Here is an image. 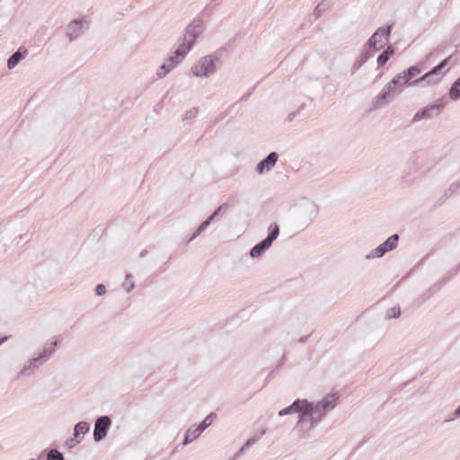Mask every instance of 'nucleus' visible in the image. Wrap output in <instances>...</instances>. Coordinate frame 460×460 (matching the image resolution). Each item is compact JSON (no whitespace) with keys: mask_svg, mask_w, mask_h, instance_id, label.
I'll list each match as a JSON object with an SVG mask.
<instances>
[{"mask_svg":"<svg viewBox=\"0 0 460 460\" xmlns=\"http://www.w3.org/2000/svg\"><path fill=\"white\" fill-rule=\"evenodd\" d=\"M397 86L392 84V80L383 88L379 94L373 99L371 102V109H376L385 105L386 100L389 96L395 92Z\"/></svg>","mask_w":460,"mask_h":460,"instance_id":"6e6552de","label":"nucleus"},{"mask_svg":"<svg viewBox=\"0 0 460 460\" xmlns=\"http://www.w3.org/2000/svg\"><path fill=\"white\" fill-rule=\"evenodd\" d=\"M296 117V113H290L288 116V121L291 122L294 118Z\"/></svg>","mask_w":460,"mask_h":460,"instance_id":"c756f323","label":"nucleus"},{"mask_svg":"<svg viewBox=\"0 0 460 460\" xmlns=\"http://www.w3.org/2000/svg\"><path fill=\"white\" fill-rule=\"evenodd\" d=\"M279 159V154L277 152L270 153L262 161H261L257 166V172H263L266 171H270L275 164H277Z\"/></svg>","mask_w":460,"mask_h":460,"instance_id":"9d476101","label":"nucleus"},{"mask_svg":"<svg viewBox=\"0 0 460 460\" xmlns=\"http://www.w3.org/2000/svg\"><path fill=\"white\" fill-rule=\"evenodd\" d=\"M216 414L214 413H211L209 414L203 421L202 423L199 426L200 428V429L203 431L204 429H206L208 427H209L212 422L216 420Z\"/></svg>","mask_w":460,"mask_h":460,"instance_id":"4be33fe9","label":"nucleus"},{"mask_svg":"<svg viewBox=\"0 0 460 460\" xmlns=\"http://www.w3.org/2000/svg\"><path fill=\"white\" fill-rule=\"evenodd\" d=\"M217 58L206 56L201 58L193 66L192 73L198 77H207L216 72Z\"/></svg>","mask_w":460,"mask_h":460,"instance_id":"7ed1b4c3","label":"nucleus"},{"mask_svg":"<svg viewBox=\"0 0 460 460\" xmlns=\"http://www.w3.org/2000/svg\"><path fill=\"white\" fill-rule=\"evenodd\" d=\"M111 425L110 418L103 416L97 420L94 427L93 437L96 441L102 439L107 433V429Z\"/></svg>","mask_w":460,"mask_h":460,"instance_id":"1a4fd4ad","label":"nucleus"},{"mask_svg":"<svg viewBox=\"0 0 460 460\" xmlns=\"http://www.w3.org/2000/svg\"><path fill=\"white\" fill-rule=\"evenodd\" d=\"M398 242V235L394 234L390 236L385 243L381 244L383 248L385 249V252L391 251L396 247Z\"/></svg>","mask_w":460,"mask_h":460,"instance_id":"6ab92c4d","label":"nucleus"},{"mask_svg":"<svg viewBox=\"0 0 460 460\" xmlns=\"http://www.w3.org/2000/svg\"><path fill=\"white\" fill-rule=\"evenodd\" d=\"M202 430L199 427L195 428L194 429H189L186 434L185 441L186 443L190 442L197 438L200 434Z\"/></svg>","mask_w":460,"mask_h":460,"instance_id":"412c9836","label":"nucleus"},{"mask_svg":"<svg viewBox=\"0 0 460 460\" xmlns=\"http://www.w3.org/2000/svg\"><path fill=\"white\" fill-rule=\"evenodd\" d=\"M421 73V70L417 66H410L406 71L398 74L395 77L392 79V84L394 86H398L402 88L403 85H415L412 82H410L411 78L419 75Z\"/></svg>","mask_w":460,"mask_h":460,"instance_id":"423d86ee","label":"nucleus"},{"mask_svg":"<svg viewBox=\"0 0 460 460\" xmlns=\"http://www.w3.org/2000/svg\"><path fill=\"white\" fill-rule=\"evenodd\" d=\"M294 411L292 405L279 411V415L288 414Z\"/></svg>","mask_w":460,"mask_h":460,"instance_id":"c85d7f7f","label":"nucleus"},{"mask_svg":"<svg viewBox=\"0 0 460 460\" xmlns=\"http://www.w3.org/2000/svg\"><path fill=\"white\" fill-rule=\"evenodd\" d=\"M445 104L441 99L436 101L434 103L426 106L422 110L417 111L412 120L414 122L420 121L422 119H431L434 116H438L440 111L443 110Z\"/></svg>","mask_w":460,"mask_h":460,"instance_id":"20e7f679","label":"nucleus"},{"mask_svg":"<svg viewBox=\"0 0 460 460\" xmlns=\"http://www.w3.org/2000/svg\"><path fill=\"white\" fill-rule=\"evenodd\" d=\"M89 430V425L86 422H79L75 427V437L84 435Z\"/></svg>","mask_w":460,"mask_h":460,"instance_id":"aec40b11","label":"nucleus"},{"mask_svg":"<svg viewBox=\"0 0 460 460\" xmlns=\"http://www.w3.org/2000/svg\"><path fill=\"white\" fill-rule=\"evenodd\" d=\"M337 401L338 396L336 394H328L323 398L321 404L324 410H327L329 408H332L336 404Z\"/></svg>","mask_w":460,"mask_h":460,"instance_id":"a211bd4d","label":"nucleus"},{"mask_svg":"<svg viewBox=\"0 0 460 460\" xmlns=\"http://www.w3.org/2000/svg\"><path fill=\"white\" fill-rule=\"evenodd\" d=\"M270 234L268 237L261 242L260 243L256 244L252 250H251V256L253 258L259 257L261 255V253L267 250L272 243V242L278 237L279 229L277 225H271L270 226Z\"/></svg>","mask_w":460,"mask_h":460,"instance_id":"39448f33","label":"nucleus"},{"mask_svg":"<svg viewBox=\"0 0 460 460\" xmlns=\"http://www.w3.org/2000/svg\"><path fill=\"white\" fill-rule=\"evenodd\" d=\"M368 48L366 47V49L364 52H362L360 54V56L358 57V58L357 60H355V62L353 63L352 65V69H353V72H356L357 70H358L365 62H367V60L370 57V54L368 53Z\"/></svg>","mask_w":460,"mask_h":460,"instance_id":"2eb2a0df","label":"nucleus"},{"mask_svg":"<svg viewBox=\"0 0 460 460\" xmlns=\"http://www.w3.org/2000/svg\"><path fill=\"white\" fill-rule=\"evenodd\" d=\"M95 290H96V294H97L98 296H102V295L105 294V292H106V288H105V286H104V285H102V284H99V285H97V287H96V289H95Z\"/></svg>","mask_w":460,"mask_h":460,"instance_id":"cd10ccee","label":"nucleus"},{"mask_svg":"<svg viewBox=\"0 0 460 460\" xmlns=\"http://www.w3.org/2000/svg\"><path fill=\"white\" fill-rule=\"evenodd\" d=\"M86 23L87 22L84 18L75 19L69 22L66 26V33L71 42L78 39L83 34L84 24Z\"/></svg>","mask_w":460,"mask_h":460,"instance_id":"0eeeda50","label":"nucleus"},{"mask_svg":"<svg viewBox=\"0 0 460 460\" xmlns=\"http://www.w3.org/2000/svg\"><path fill=\"white\" fill-rule=\"evenodd\" d=\"M205 29L204 22L200 20L192 21L185 29L181 42L164 63H167L171 69L179 65L187 53L192 49L198 37Z\"/></svg>","mask_w":460,"mask_h":460,"instance_id":"f257e3e1","label":"nucleus"},{"mask_svg":"<svg viewBox=\"0 0 460 460\" xmlns=\"http://www.w3.org/2000/svg\"><path fill=\"white\" fill-rule=\"evenodd\" d=\"M48 460H63V456L58 450L53 449L49 453Z\"/></svg>","mask_w":460,"mask_h":460,"instance_id":"393cba45","label":"nucleus"},{"mask_svg":"<svg viewBox=\"0 0 460 460\" xmlns=\"http://www.w3.org/2000/svg\"><path fill=\"white\" fill-rule=\"evenodd\" d=\"M425 84L426 85H429V84H435L437 83H438V79L436 78V76H434L430 71H429L428 73H426L424 75H422L421 77L414 80L412 82V84H416V85H419V84Z\"/></svg>","mask_w":460,"mask_h":460,"instance_id":"ddd939ff","label":"nucleus"},{"mask_svg":"<svg viewBox=\"0 0 460 460\" xmlns=\"http://www.w3.org/2000/svg\"><path fill=\"white\" fill-rule=\"evenodd\" d=\"M323 11L324 5L323 3H321L315 7L314 14L315 15L316 18H318Z\"/></svg>","mask_w":460,"mask_h":460,"instance_id":"bb28decb","label":"nucleus"},{"mask_svg":"<svg viewBox=\"0 0 460 460\" xmlns=\"http://www.w3.org/2000/svg\"><path fill=\"white\" fill-rule=\"evenodd\" d=\"M456 412L460 413V405H459V408L457 409Z\"/></svg>","mask_w":460,"mask_h":460,"instance_id":"7c9ffc66","label":"nucleus"},{"mask_svg":"<svg viewBox=\"0 0 460 460\" xmlns=\"http://www.w3.org/2000/svg\"><path fill=\"white\" fill-rule=\"evenodd\" d=\"M449 97L453 101L460 99V76L451 85L449 90Z\"/></svg>","mask_w":460,"mask_h":460,"instance_id":"f3484780","label":"nucleus"},{"mask_svg":"<svg viewBox=\"0 0 460 460\" xmlns=\"http://www.w3.org/2000/svg\"><path fill=\"white\" fill-rule=\"evenodd\" d=\"M385 249L381 244L374 251L373 257H382L385 253Z\"/></svg>","mask_w":460,"mask_h":460,"instance_id":"a878e982","label":"nucleus"},{"mask_svg":"<svg viewBox=\"0 0 460 460\" xmlns=\"http://www.w3.org/2000/svg\"><path fill=\"white\" fill-rule=\"evenodd\" d=\"M172 69L167 63H164L157 71V76L159 78L164 77Z\"/></svg>","mask_w":460,"mask_h":460,"instance_id":"5701e85b","label":"nucleus"},{"mask_svg":"<svg viewBox=\"0 0 460 460\" xmlns=\"http://www.w3.org/2000/svg\"><path fill=\"white\" fill-rule=\"evenodd\" d=\"M450 59V57L443 59L438 65L434 66L430 72L431 74L436 76L438 81L439 82L443 76V74L441 73V70L448 64V60Z\"/></svg>","mask_w":460,"mask_h":460,"instance_id":"dca6fc26","label":"nucleus"},{"mask_svg":"<svg viewBox=\"0 0 460 460\" xmlns=\"http://www.w3.org/2000/svg\"><path fill=\"white\" fill-rule=\"evenodd\" d=\"M394 53V48L393 46H388L385 50H384L377 57V64L379 66H383L389 60L391 56Z\"/></svg>","mask_w":460,"mask_h":460,"instance_id":"4468645a","label":"nucleus"},{"mask_svg":"<svg viewBox=\"0 0 460 460\" xmlns=\"http://www.w3.org/2000/svg\"><path fill=\"white\" fill-rule=\"evenodd\" d=\"M393 25H387L386 27H380L376 32L368 39L366 47L369 49H374L379 50L383 49L389 41V38L392 32Z\"/></svg>","mask_w":460,"mask_h":460,"instance_id":"f03ea898","label":"nucleus"},{"mask_svg":"<svg viewBox=\"0 0 460 460\" xmlns=\"http://www.w3.org/2000/svg\"><path fill=\"white\" fill-rule=\"evenodd\" d=\"M198 114V109L197 108H191L190 110L187 111L183 116L182 120L188 121L195 118Z\"/></svg>","mask_w":460,"mask_h":460,"instance_id":"b1692460","label":"nucleus"},{"mask_svg":"<svg viewBox=\"0 0 460 460\" xmlns=\"http://www.w3.org/2000/svg\"><path fill=\"white\" fill-rule=\"evenodd\" d=\"M29 54V51L24 47H20L17 51L10 56L7 60V66L9 69H13L23 58Z\"/></svg>","mask_w":460,"mask_h":460,"instance_id":"9b49d317","label":"nucleus"},{"mask_svg":"<svg viewBox=\"0 0 460 460\" xmlns=\"http://www.w3.org/2000/svg\"><path fill=\"white\" fill-rule=\"evenodd\" d=\"M294 411L300 412L302 416L311 414L314 411L313 405L306 401H296L292 404Z\"/></svg>","mask_w":460,"mask_h":460,"instance_id":"f8f14e48","label":"nucleus"}]
</instances>
